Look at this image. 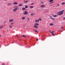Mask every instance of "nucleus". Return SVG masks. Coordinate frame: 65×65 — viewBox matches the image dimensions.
<instances>
[{"mask_svg": "<svg viewBox=\"0 0 65 65\" xmlns=\"http://www.w3.org/2000/svg\"><path fill=\"white\" fill-rule=\"evenodd\" d=\"M64 11V10H63L61 11H60L57 13V14L58 15H61L63 14V12Z\"/></svg>", "mask_w": 65, "mask_h": 65, "instance_id": "1", "label": "nucleus"}, {"mask_svg": "<svg viewBox=\"0 0 65 65\" xmlns=\"http://www.w3.org/2000/svg\"><path fill=\"white\" fill-rule=\"evenodd\" d=\"M13 8L14 9H13V11L14 12L16 11L17 10H18V8H19V7L17 6H14V7Z\"/></svg>", "mask_w": 65, "mask_h": 65, "instance_id": "2", "label": "nucleus"}, {"mask_svg": "<svg viewBox=\"0 0 65 65\" xmlns=\"http://www.w3.org/2000/svg\"><path fill=\"white\" fill-rule=\"evenodd\" d=\"M13 23H11L10 24V25H9L10 28H12V25H13Z\"/></svg>", "mask_w": 65, "mask_h": 65, "instance_id": "3", "label": "nucleus"}, {"mask_svg": "<svg viewBox=\"0 0 65 65\" xmlns=\"http://www.w3.org/2000/svg\"><path fill=\"white\" fill-rule=\"evenodd\" d=\"M28 13V12L27 11H25L23 13V14L24 15H26Z\"/></svg>", "mask_w": 65, "mask_h": 65, "instance_id": "4", "label": "nucleus"}, {"mask_svg": "<svg viewBox=\"0 0 65 65\" xmlns=\"http://www.w3.org/2000/svg\"><path fill=\"white\" fill-rule=\"evenodd\" d=\"M40 7L42 8H44L45 7V5H42L40 6Z\"/></svg>", "mask_w": 65, "mask_h": 65, "instance_id": "5", "label": "nucleus"}, {"mask_svg": "<svg viewBox=\"0 0 65 65\" xmlns=\"http://www.w3.org/2000/svg\"><path fill=\"white\" fill-rule=\"evenodd\" d=\"M54 32L55 31H51V34H52V35L53 36H55V35H54Z\"/></svg>", "mask_w": 65, "mask_h": 65, "instance_id": "6", "label": "nucleus"}, {"mask_svg": "<svg viewBox=\"0 0 65 65\" xmlns=\"http://www.w3.org/2000/svg\"><path fill=\"white\" fill-rule=\"evenodd\" d=\"M13 21V19H10L9 20V22H12Z\"/></svg>", "mask_w": 65, "mask_h": 65, "instance_id": "7", "label": "nucleus"}, {"mask_svg": "<svg viewBox=\"0 0 65 65\" xmlns=\"http://www.w3.org/2000/svg\"><path fill=\"white\" fill-rule=\"evenodd\" d=\"M34 28H36V29H37V28H38V27H37V26L36 25H35L34 26H33Z\"/></svg>", "mask_w": 65, "mask_h": 65, "instance_id": "8", "label": "nucleus"}, {"mask_svg": "<svg viewBox=\"0 0 65 65\" xmlns=\"http://www.w3.org/2000/svg\"><path fill=\"white\" fill-rule=\"evenodd\" d=\"M3 28V26L2 25L0 26V29H2Z\"/></svg>", "mask_w": 65, "mask_h": 65, "instance_id": "9", "label": "nucleus"}, {"mask_svg": "<svg viewBox=\"0 0 65 65\" xmlns=\"http://www.w3.org/2000/svg\"><path fill=\"white\" fill-rule=\"evenodd\" d=\"M35 22L36 23H38L39 22V21L38 19L36 20L35 21Z\"/></svg>", "mask_w": 65, "mask_h": 65, "instance_id": "10", "label": "nucleus"}, {"mask_svg": "<svg viewBox=\"0 0 65 65\" xmlns=\"http://www.w3.org/2000/svg\"><path fill=\"white\" fill-rule=\"evenodd\" d=\"M18 3H17L16 2H15L13 4H14V5H17V4H18Z\"/></svg>", "mask_w": 65, "mask_h": 65, "instance_id": "11", "label": "nucleus"}, {"mask_svg": "<svg viewBox=\"0 0 65 65\" xmlns=\"http://www.w3.org/2000/svg\"><path fill=\"white\" fill-rule=\"evenodd\" d=\"M19 6L20 7L22 6H23V4H19Z\"/></svg>", "mask_w": 65, "mask_h": 65, "instance_id": "12", "label": "nucleus"}, {"mask_svg": "<svg viewBox=\"0 0 65 65\" xmlns=\"http://www.w3.org/2000/svg\"><path fill=\"white\" fill-rule=\"evenodd\" d=\"M52 16L54 17H57V15H53V14H52Z\"/></svg>", "mask_w": 65, "mask_h": 65, "instance_id": "13", "label": "nucleus"}, {"mask_svg": "<svg viewBox=\"0 0 65 65\" xmlns=\"http://www.w3.org/2000/svg\"><path fill=\"white\" fill-rule=\"evenodd\" d=\"M38 20H39V21H41L42 20V19H41V18H39Z\"/></svg>", "mask_w": 65, "mask_h": 65, "instance_id": "14", "label": "nucleus"}, {"mask_svg": "<svg viewBox=\"0 0 65 65\" xmlns=\"http://www.w3.org/2000/svg\"><path fill=\"white\" fill-rule=\"evenodd\" d=\"M33 7H34V6H30V9H32V8H33Z\"/></svg>", "mask_w": 65, "mask_h": 65, "instance_id": "15", "label": "nucleus"}, {"mask_svg": "<svg viewBox=\"0 0 65 65\" xmlns=\"http://www.w3.org/2000/svg\"><path fill=\"white\" fill-rule=\"evenodd\" d=\"M35 25H36V26H38V25H39V24H38V23H35Z\"/></svg>", "mask_w": 65, "mask_h": 65, "instance_id": "16", "label": "nucleus"}, {"mask_svg": "<svg viewBox=\"0 0 65 65\" xmlns=\"http://www.w3.org/2000/svg\"><path fill=\"white\" fill-rule=\"evenodd\" d=\"M50 26H53L54 25V24L53 23H51L50 25Z\"/></svg>", "mask_w": 65, "mask_h": 65, "instance_id": "17", "label": "nucleus"}, {"mask_svg": "<svg viewBox=\"0 0 65 65\" xmlns=\"http://www.w3.org/2000/svg\"><path fill=\"white\" fill-rule=\"evenodd\" d=\"M62 5H64V4H65V2H62L61 3Z\"/></svg>", "mask_w": 65, "mask_h": 65, "instance_id": "18", "label": "nucleus"}, {"mask_svg": "<svg viewBox=\"0 0 65 65\" xmlns=\"http://www.w3.org/2000/svg\"><path fill=\"white\" fill-rule=\"evenodd\" d=\"M31 15V16H32V15H34V13H32L30 14Z\"/></svg>", "mask_w": 65, "mask_h": 65, "instance_id": "19", "label": "nucleus"}, {"mask_svg": "<svg viewBox=\"0 0 65 65\" xmlns=\"http://www.w3.org/2000/svg\"><path fill=\"white\" fill-rule=\"evenodd\" d=\"M25 8H28V5L25 6Z\"/></svg>", "mask_w": 65, "mask_h": 65, "instance_id": "20", "label": "nucleus"}, {"mask_svg": "<svg viewBox=\"0 0 65 65\" xmlns=\"http://www.w3.org/2000/svg\"><path fill=\"white\" fill-rule=\"evenodd\" d=\"M27 19H28L27 22H29V20H30V19L29 18H27Z\"/></svg>", "mask_w": 65, "mask_h": 65, "instance_id": "21", "label": "nucleus"}, {"mask_svg": "<svg viewBox=\"0 0 65 65\" xmlns=\"http://www.w3.org/2000/svg\"><path fill=\"white\" fill-rule=\"evenodd\" d=\"M8 5H11V3H8L7 4Z\"/></svg>", "mask_w": 65, "mask_h": 65, "instance_id": "22", "label": "nucleus"}, {"mask_svg": "<svg viewBox=\"0 0 65 65\" xmlns=\"http://www.w3.org/2000/svg\"><path fill=\"white\" fill-rule=\"evenodd\" d=\"M22 20H25V17H23L22 18Z\"/></svg>", "mask_w": 65, "mask_h": 65, "instance_id": "23", "label": "nucleus"}, {"mask_svg": "<svg viewBox=\"0 0 65 65\" xmlns=\"http://www.w3.org/2000/svg\"><path fill=\"white\" fill-rule=\"evenodd\" d=\"M53 1H54V0H50V1H49V2H51Z\"/></svg>", "mask_w": 65, "mask_h": 65, "instance_id": "24", "label": "nucleus"}, {"mask_svg": "<svg viewBox=\"0 0 65 65\" xmlns=\"http://www.w3.org/2000/svg\"><path fill=\"white\" fill-rule=\"evenodd\" d=\"M28 1H25L24 2L25 3H27L28 2Z\"/></svg>", "mask_w": 65, "mask_h": 65, "instance_id": "25", "label": "nucleus"}, {"mask_svg": "<svg viewBox=\"0 0 65 65\" xmlns=\"http://www.w3.org/2000/svg\"><path fill=\"white\" fill-rule=\"evenodd\" d=\"M22 37H26V35H22Z\"/></svg>", "mask_w": 65, "mask_h": 65, "instance_id": "26", "label": "nucleus"}, {"mask_svg": "<svg viewBox=\"0 0 65 65\" xmlns=\"http://www.w3.org/2000/svg\"><path fill=\"white\" fill-rule=\"evenodd\" d=\"M22 9V10H25V8H23Z\"/></svg>", "mask_w": 65, "mask_h": 65, "instance_id": "27", "label": "nucleus"}, {"mask_svg": "<svg viewBox=\"0 0 65 65\" xmlns=\"http://www.w3.org/2000/svg\"><path fill=\"white\" fill-rule=\"evenodd\" d=\"M51 19H52L53 20H55V19L53 18H51Z\"/></svg>", "mask_w": 65, "mask_h": 65, "instance_id": "28", "label": "nucleus"}, {"mask_svg": "<svg viewBox=\"0 0 65 65\" xmlns=\"http://www.w3.org/2000/svg\"><path fill=\"white\" fill-rule=\"evenodd\" d=\"M41 3H42V4H43V2H41Z\"/></svg>", "mask_w": 65, "mask_h": 65, "instance_id": "29", "label": "nucleus"}, {"mask_svg": "<svg viewBox=\"0 0 65 65\" xmlns=\"http://www.w3.org/2000/svg\"><path fill=\"white\" fill-rule=\"evenodd\" d=\"M57 5L58 6H59V4H57Z\"/></svg>", "mask_w": 65, "mask_h": 65, "instance_id": "30", "label": "nucleus"}, {"mask_svg": "<svg viewBox=\"0 0 65 65\" xmlns=\"http://www.w3.org/2000/svg\"><path fill=\"white\" fill-rule=\"evenodd\" d=\"M34 3H32L30 4L31 5H34Z\"/></svg>", "mask_w": 65, "mask_h": 65, "instance_id": "31", "label": "nucleus"}, {"mask_svg": "<svg viewBox=\"0 0 65 65\" xmlns=\"http://www.w3.org/2000/svg\"><path fill=\"white\" fill-rule=\"evenodd\" d=\"M5 23H6V21L4 22V24H5Z\"/></svg>", "mask_w": 65, "mask_h": 65, "instance_id": "32", "label": "nucleus"}, {"mask_svg": "<svg viewBox=\"0 0 65 65\" xmlns=\"http://www.w3.org/2000/svg\"><path fill=\"white\" fill-rule=\"evenodd\" d=\"M2 65H5V63H3L2 64Z\"/></svg>", "mask_w": 65, "mask_h": 65, "instance_id": "33", "label": "nucleus"}, {"mask_svg": "<svg viewBox=\"0 0 65 65\" xmlns=\"http://www.w3.org/2000/svg\"><path fill=\"white\" fill-rule=\"evenodd\" d=\"M63 26H62L61 27V28L63 29Z\"/></svg>", "mask_w": 65, "mask_h": 65, "instance_id": "34", "label": "nucleus"}, {"mask_svg": "<svg viewBox=\"0 0 65 65\" xmlns=\"http://www.w3.org/2000/svg\"><path fill=\"white\" fill-rule=\"evenodd\" d=\"M36 40L37 41H38V39H37V40Z\"/></svg>", "mask_w": 65, "mask_h": 65, "instance_id": "35", "label": "nucleus"}, {"mask_svg": "<svg viewBox=\"0 0 65 65\" xmlns=\"http://www.w3.org/2000/svg\"><path fill=\"white\" fill-rule=\"evenodd\" d=\"M50 18H51V19H52V17L51 16H50Z\"/></svg>", "mask_w": 65, "mask_h": 65, "instance_id": "36", "label": "nucleus"}, {"mask_svg": "<svg viewBox=\"0 0 65 65\" xmlns=\"http://www.w3.org/2000/svg\"><path fill=\"white\" fill-rule=\"evenodd\" d=\"M49 32H50L51 33V32H51V30H49Z\"/></svg>", "mask_w": 65, "mask_h": 65, "instance_id": "37", "label": "nucleus"}, {"mask_svg": "<svg viewBox=\"0 0 65 65\" xmlns=\"http://www.w3.org/2000/svg\"><path fill=\"white\" fill-rule=\"evenodd\" d=\"M35 32H37L38 33V31H36V30H35Z\"/></svg>", "mask_w": 65, "mask_h": 65, "instance_id": "38", "label": "nucleus"}, {"mask_svg": "<svg viewBox=\"0 0 65 65\" xmlns=\"http://www.w3.org/2000/svg\"><path fill=\"white\" fill-rule=\"evenodd\" d=\"M15 36H17V37H18V36L17 35H16Z\"/></svg>", "mask_w": 65, "mask_h": 65, "instance_id": "39", "label": "nucleus"}, {"mask_svg": "<svg viewBox=\"0 0 65 65\" xmlns=\"http://www.w3.org/2000/svg\"><path fill=\"white\" fill-rule=\"evenodd\" d=\"M63 19H65V17H64V18H63Z\"/></svg>", "mask_w": 65, "mask_h": 65, "instance_id": "40", "label": "nucleus"}, {"mask_svg": "<svg viewBox=\"0 0 65 65\" xmlns=\"http://www.w3.org/2000/svg\"><path fill=\"white\" fill-rule=\"evenodd\" d=\"M54 3V2H52L51 3Z\"/></svg>", "mask_w": 65, "mask_h": 65, "instance_id": "41", "label": "nucleus"}, {"mask_svg": "<svg viewBox=\"0 0 65 65\" xmlns=\"http://www.w3.org/2000/svg\"><path fill=\"white\" fill-rule=\"evenodd\" d=\"M1 37V35H0V37Z\"/></svg>", "mask_w": 65, "mask_h": 65, "instance_id": "42", "label": "nucleus"}, {"mask_svg": "<svg viewBox=\"0 0 65 65\" xmlns=\"http://www.w3.org/2000/svg\"><path fill=\"white\" fill-rule=\"evenodd\" d=\"M5 1H7V0H5Z\"/></svg>", "mask_w": 65, "mask_h": 65, "instance_id": "43", "label": "nucleus"}, {"mask_svg": "<svg viewBox=\"0 0 65 65\" xmlns=\"http://www.w3.org/2000/svg\"><path fill=\"white\" fill-rule=\"evenodd\" d=\"M34 31H35V30H34Z\"/></svg>", "mask_w": 65, "mask_h": 65, "instance_id": "44", "label": "nucleus"}]
</instances>
